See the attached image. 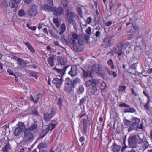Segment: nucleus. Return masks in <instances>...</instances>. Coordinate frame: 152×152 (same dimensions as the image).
Instances as JSON below:
<instances>
[{
	"instance_id": "nucleus-1",
	"label": "nucleus",
	"mask_w": 152,
	"mask_h": 152,
	"mask_svg": "<svg viewBox=\"0 0 152 152\" xmlns=\"http://www.w3.org/2000/svg\"><path fill=\"white\" fill-rule=\"evenodd\" d=\"M129 45V42L127 41L120 42L117 45L116 47L113 48V51L118 56L124 55L126 48Z\"/></svg>"
},
{
	"instance_id": "nucleus-2",
	"label": "nucleus",
	"mask_w": 152,
	"mask_h": 152,
	"mask_svg": "<svg viewBox=\"0 0 152 152\" xmlns=\"http://www.w3.org/2000/svg\"><path fill=\"white\" fill-rule=\"evenodd\" d=\"M141 140V138L138 134L130 136L128 140L129 146L132 148H137L138 146V144Z\"/></svg>"
},
{
	"instance_id": "nucleus-3",
	"label": "nucleus",
	"mask_w": 152,
	"mask_h": 152,
	"mask_svg": "<svg viewBox=\"0 0 152 152\" xmlns=\"http://www.w3.org/2000/svg\"><path fill=\"white\" fill-rule=\"evenodd\" d=\"M92 69L95 73L101 75H103L106 72V70H107V67L99 64H94L92 66Z\"/></svg>"
},
{
	"instance_id": "nucleus-4",
	"label": "nucleus",
	"mask_w": 152,
	"mask_h": 152,
	"mask_svg": "<svg viewBox=\"0 0 152 152\" xmlns=\"http://www.w3.org/2000/svg\"><path fill=\"white\" fill-rule=\"evenodd\" d=\"M34 139V136L30 130L28 129H25L24 132L23 141L26 142L31 141Z\"/></svg>"
},
{
	"instance_id": "nucleus-5",
	"label": "nucleus",
	"mask_w": 152,
	"mask_h": 152,
	"mask_svg": "<svg viewBox=\"0 0 152 152\" xmlns=\"http://www.w3.org/2000/svg\"><path fill=\"white\" fill-rule=\"evenodd\" d=\"M133 122V124L132 126L131 129H134V130L136 131H138L139 129L142 130L143 128V123H141L140 124V126H139V123L140 121V119L136 117L134 119Z\"/></svg>"
},
{
	"instance_id": "nucleus-6",
	"label": "nucleus",
	"mask_w": 152,
	"mask_h": 152,
	"mask_svg": "<svg viewBox=\"0 0 152 152\" xmlns=\"http://www.w3.org/2000/svg\"><path fill=\"white\" fill-rule=\"evenodd\" d=\"M113 37L110 36H107L103 39L102 45L104 48L110 47L112 45Z\"/></svg>"
},
{
	"instance_id": "nucleus-7",
	"label": "nucleus",
	"mask_w": 152,
	"mask_h": 152,
	"mask_svg": "<svg viewBox=\"0 0 152 152\" xmlns=\"http://www.w3.org/2000/svg\"><path fill=\"white\" fill-rule=\"evenodd\" d=\"M64 84V91L68 93H70L73 87L71 86V80L69 77L66 78Z\"/></svg>"
},
{
	"instance_id": "nucleus-8",
	"label": "nucleus",
	"mask_w": 152,
	"mask_h": 152,
	"mask_svg": "<svg viewBox=\"0 0 152 152\" xmlns=\"http://www.w3.org/2000/svg\"><path fill=\"white\" fill-rule=\"evenodd\" d=\"M120 107H126L124 110V113H134L136 111V109L133 107H131L129 105H128L124 103H123L119 104Z\"/></svg>"
},
{
	"instance_id": "nucleus-9",
	"label": "nucleus",
	"mask_w": 152,
	"mask_h": 152,
	"mask_svg": "<svg viewBox=\"0 0 152 152\" xmlns=\"http://www.w3.org/2000/svg\"><path fill=\"white\" fill-rule=\"evenodd\" d=\"M82 70L83 72L82 76L83 78L86 79L91 77L92 70L89 66L83 67L82 68Z\"/></svg>"
},
{
	"instance_id": "nucleus-10",
	"label": "nucleus",
	"mask_w": 152,
	"mask_h": 152,
	"mask_svg": "<svg viewBox=\"0 0 152 152\" xmlns=\"http://www.w3.org/2000/svg\"><path fill=\"white\" fill-rule=\"evenodd\" d=\"M66 66H69V70H66V72H68V74L72 77L75 76L76 75L77 73L78 69L76 66H71L70 65H67Z\"/></svg>"
},
{
	"instance_id": "nucleus-11",
	"label": "nucleus",
	"mask_w": 152,
	"mask_h": 152,
	"mask_svg": "<svg viewBox=\"0 0 152 152\" xmlns=\"http://www.w3.org/2000/svg\"><path fill=\"white\" fill-rule=\"evenodd\" d=\"M139 144H140L139 147V149L142 150V151L146 150L149 146L148 142L146 141H144L141 138Z\"/></svg>"
},
{
	"instance_id": "nucleus-12",
	"label": "nucleus",
	"mask_w": 152,
	"mask_h": 152,
	"mask_svg": "<svg viewBox=\"0 0 152 152\" xmlns=\"http://www.w3.org/2000/svg\"><path fill=\"white\" fill-rule=\"evenodd\" d=\"M78 42H76L73 45V48L76 51L81 52L83 50V46L81 44L80 38H78Z\"/></svg>"
},
{
	"instance_id": "nucleus-13",
	"label": "nucleus",
	"mask_w": 152,
	"mask_h": 152,
	"mask_svg": "<svg viewBox=\"0 0 152 152\" xmlns=\"http://www.w3.org/2000/svg\"><path fill=\"white\" fill-rule=\"evenodd\" d=\"M37 6L35 4H33L30 10L27 11L28 15L31 17L34 16L37 13Z\"/></svg>"
},
{
	"instance_id": "nucleus-14",
	"label": "nucleus",
	"mask_w": 152,
	"mask_h": 152,
	"mask_svg": "<svg viewBox=\"0 0 152 152\" xmlns=\"http://www.w3.org/2000/svg\"><path fill=\"white\" fill-rule=\"evenodd\" d=\"M52 9V12H53V14L56 16L61 15L64 12V10L62 7H58L56 8L53 7Z\"/></svg>"
},
{
	"instance_id": "nucleus-15",
	"label": "nucleus",
	"mask_w": 152,
	"mask_h": 152,
	"mask_svg": "<svg viewBox=\"0 0 152 152\" xmlns=\"http://www.w3.org/2000/svg\"><path fill=\"white\" fill-rule=\"evenodd\" d=\"M135 118H136L135 117H133L132 118L131 121L125 119L123 121V122L125 126H129L128 129L129 132L134 130V129H131V127L132 126L133 124V122H133V120Z\"/></svg>"
},
{
	"instance_id": "nucleus-16",
	"label": "nucleus",
	"mask_w": 152,
	"mask_h": 152,
	"mask_svg": "<svg viewBox=\"0 0 152 152\" xmlns=\"http://www.w3.org/2000/svg\"><path fill=\"white\" fill-rule=\"evenodd\" d=\"M87 79L86 83V86L87 87H89L94 84H96L97 82V79L95 78H93L92 76Z\"/></svg>"
},
{
	"instance_id": "nucleus-17",
	"label": "nucleus",
	"mask_w": 152,
	"mask_h": 152,
	"mask_svg": "<svg viewBox=\"0 0 152 152\" xmlns=\"http://www.w3.org/2000/svg\"><path fill=\"white\" fill-rule=\"evenodd\" d=\"M69 66H63V68L62 69H58L55 67L53 68V69L55 70L58 74L62 76L65 73V72L66 70H69Z\"/></svg>"
},
{
	"instance_id": "nucleus-18",
	"label": "nucleus",
	"mask_w": 152,
	"mask_h": 152,
	"mask_svg": "<svg viewBox=\"0 0 152 152\" xmlns=\"http://www.w3.org/2000/svg\"><path fill=\"white\" fill-rule=\"evenodd\" d=\"M13 58L14 59L17 61L18 65L21 68H24L27 67V63L25 61L16 56H15Z\"/></svg>"
},
{
	"instance_id": "nucleus-19",
	"label": "nucleus",
	"mask_w": 152,
	"mask_h": 152,
	"mask_svg": "<svg viewBox=\"0 0 152 152\" xmlns=\"http://www.w3.org/2000/svg\"><path fill=\"white\" fill-rule=\"evenodd\" d=\"M63 81V79L61 77L60 79L55 78L53 79L52 83L56 85L57 88H59L61 87Z\"/></svg>"
},
{
	"instance_id": "nucleus-20",
	"label": "nucleus",
	"mask_w": 152,
	"mask_h": 152,
	"mask_svg": "<svg viewBox=\"0 0 152 152\" xmlns=\"http://www.w3.org/2000/svg\"><path fill=\"white\" fill-rule=\"evenodd\" d=\"M66 13V18L69 23L74 21L73 18L75 13L71 11H68Z\"/></svg>"
},
{
	"instance_id": "nucleus-21",
	"label": "nucleus",
	"mask_w": 152,
	"mask_h": 152,
	"mask_svg": "<svg viewBox=\"0 0 152 152\" xmlns=\"http://www.w3.org/2000/svg\"><path fill=\"white\" fill-rule=\"evenodd\" d=\"M57 60L58 63L63 66L66 65V64L67 61L66 59L65 58L62 57L61 56H59L57 57Z\"/></svg>"
},
{
	"instance_id": "nucleus-22",
	"label": "nucleus",
	"mask_w": 152,
	"mask_h": 152,
	"mask_svg": "<svg viewBox=\"0 0 152 152\" xmlns=\"http://www.w3.org/2000/svg\"><path fill=\"white\" fill-rule=\"evenodd\" d=\"M15 0H11L9 2V5L10 7L18 8V4L20 3V1Z\"/></svg>"
},
{
	"instance_id": "nucleus-23",
	"label": "nucleus",
	"mask_w": 152,
	"mask_h": 152,
	"mask_svg": "<svg viewBox=\"0 0 152 152\" xmlns=\"http://www.w3.org/2000/svg\"><path fill=\"white\" fill-rule=\"evenodd\" d=\"M80 81L81 80L79 78H76L72 81L71 80V86L73 87V89L75 88L80 84Z\"/></svg>"
},
{
	"instance_id": "nucleus-24",
	"label": "nucleus",
	"mask_w": 152,
	"mask_h": 152,
	"mask_svg": "<svg viewBox=\"0 0 152 152\" xmlns=\"http://www.w3.org/2000/svg\"><path fill=\"white\" fill-rule=\"evenodd\" d=\"M132 28L129 30V32L132 33L129 35L130 37H132L135 34L138 30V27L137 26H133L132 23Z\"/></svg>"
},
{
	"instance_id": "nucleus-25",
	"label": "nucleus",
	"mask_w": 152,
	"mask_h": 152,
	"mask_svg": "<svg viewBox=\"0 0 152 152\" xmlns=\"http://www.w3.org/2000/svg\"><path fill=\"white\" fill-rule=\"evenodd\" d=\"M0 7L3 9L4 13H6L7 12L8 5L6 1H4L1 3Z\"/></svg>"
},
{
	"instance_id": "nucleus-26",
	"label": "nucleus",
	"mask_w": 152,
	"mask_h": 152,
	"mask_svg": "<svg viewBox=\"0 0 152 152\" xmlns=\"http://www.w3.org/2000/svg\"><path fill=\"white\" fill-rule=\"evenodd\" d=\"M50 126L45 125L44 126H42V128H45L44 129H43L42 134H41L43 137L45 136L48 131L49 130L50 131Z\"/></svg>"
},
{
	"instance_id": "nucleus-27",
	"label": "nucleus",
	"mask_w": 152,
	"mask_h": 152,
	"mask_svg": "<svg viewBox=\"0 0 152 152\" xmlns=\"http://www.w3.org/2000/svg\"><path fill=\"white\" fill-rule=\"evenodd\" d=\"M56 56L55 55H52L48 57L47 59L48 63L51 67H53L54 65V60L56 59Z\"/></svg>"
},
{
	"instance_id": "nucleus-28",
	"label": "nucleus",
	"mask_w": 152,
	"mask_h": 152,
	"mask_svg": "<svg viewBox=\"0 0 152 152\" xmlns=\"http://www.w3.org/2000/svg\"><path fill=\"white\" fill-rule=\"evenodd\" d=\"M121 147L117 145L115 142L112 145V151L113 152H118L120 151Z\"/></svg>"
},
{
	"instance_id": "nucleus-29",
	"label": "nucleus",
	"mask_w": 152,
	"mask_h": 152,
	"mask_svg": "<svg viewBox=\"0 0 152 152\" xmlns=\"http://www.w3.org/2000/svg\"><path fill=\"white\" fill-rule=\"evenodd\" d=\"M53 7L46 4L43 5L41 7L43 10L48 12H52Z\"/></svg>"
},
{
	"instance_id": "nucleus-30",
	"label": "nucleus",
	"mask_w": 152,
	"mask_h": 152,
	"mask_svg": "<svg viewBox=\"0 0 152 152\" xmlns=\"http://www.w3.org/2000/svg\"><path fill=\"white\" fill-rule=\"evenodd\" d=\"M53 116L50 113H45L44 115V120L46 121H49Z\"/></svg>"
},
{
	"instance_id": "nucleus-31",
	"label": "nucleus",
	"mask_w": 152,
	"mask_h": 152,
	"mask_svg": "<svg viewBox=\"0 0 152 152\" xmlns=\"http://www.w3.org/2000/svg\"><path fill=\"white\" fill-rule=\"evenodd\" d=\"M97 85V87H99L100 89L102 90H104L106 88V83L104 82H102V83H100L97 80V82L96 84Z\"/></svg>"
},
{
	"instance_id": "nucleus-32",
	"label": "nucleus",
	"mask_w": 152,
	"mask_h": 152,
	"mask_svg": "<svg viewBox=\"0 0 152 152\" xmlns=\"http://www.w3.org/2000/svg\"><path fill=\"white\" fill-rule=\"evenodd\" d=\"M97 86L96 84H93L92 85L89 89V91L91 94H94L97 91Z\"/></svg>"
},
{
	"instance_id": "nucleus-33",
	"label": "nucleus",
	"mask_w": 152,
	"mask_h": 152,
	"mask_svg": "<svg viewBox=\"0 0 152 152\" xmlns=\"http://www.w3.org/2000/svg\"><path fill=\"white\" fill-rule=\"evenodd\" d=\"M11 148V145L8 142L6 143L5 146L2 148V150L4 152H6L10 150Z\"/></svg>"
},
{
	"instance_id": "nucleus-34",
	"label": "nucleus",
	"mask_w": 152,
	"mask_h": 152,
	"mask_svg": "<svg viewBox=\"0 0 152 152\" xmlns=\"http://www.w3.org/2000/svg\"><path fill=\"white\" fill-rule=\"evenodd\" d=\"M22 131L20 130V128L18 127H16L14 131V134L15 136H19L21 134Z\"/></svg>"
},
{
	"instance_id": "nucleus-35",
	"label": "nucleus",
	"mask_w": 152,
	"mask_h": 152,
	"mask_svg": "<svg viewBox=\"0 0 152 152\" xmlns=\"http://www.w3.org/2000/svg\"><path fill=\"white\" fill-rule=\"evenodd\" d=\"M18 128H20V130L24 132V130L26 129L25 128V126L24 123L21 122H19L17 125Z\"/></svg>"
},
{
	"instance_id": "nucleus-36",
	"label": "nucleus",
	"mask_w": 152,
	"mask_h": 152,
	"mask_svg": "<svg viewBox=\"0 0 152 152\" xmlns=\"http://www.w3.org/2000/svg\"><path fill=\"white\" fill-rule=\"evenodd\" d=\"M37 128V122H34V124L31 125L30 127L26 129H28L31 131H34Z\"/></svg>"
},
{
	"instance_id": "nucleus-37",
	"label": "nucleus",
	"mask_w": 152,
	"mask_h": 152,
	"mask_svg": "<svg viewBox=\"0 0 152 152\" xmlns=\"http://www.w3.org/2000/svg\"><path fill=\"white\" fill-rule=\"evenodd\" d=\"M48 146L46 143L45 142H41L38 146L37 148L39 150L42 148H46Z\"/></svg>"
},
{
	"instance_id": "nucleus-38",
	"label": "nucleus",
	"mask_w": 152,
	"mask_h": 152,
	"mask_svg": "<svg viewBox=\"0 0 152 152\" xmlns=\"http://www.w3.org/2000/svg\"><path fill=\"white\" fill-rule=\"evenodd\" d=\"M18 15L19 17H22L25 16L26 13L23 9H21L18 11Z\"/></svg>"
},
{
	"instance_id": "nucleus-39",
	"label": "nucleus",
	"mask_w": 152,
	"mask_h": 152,
	"mask_svg": "<svg viewBox=\"0 0 152 152\" xmlns=\"http://www.w3.org/2000/svg\"><path fill=\"white\" fill-rule=\"evenodd\" d=\"M62 4L64 7V8L65 9L66 13L68 11H71L69 10V8L67 5V1L66 0H65V1H64V3L62 2Z\"/></svg>"
},
{
	"instance_id": "nucleus-40",
	"label": "nucleus",
	"mask_w": 152,
	"mask_h": 152,
	"mask_svg": "<svg viewBox=\"0 0 152 152\" xmlns=\"http://www.w3.org/2000/svg\"><path fill=\"white\" fill-rule=\"evenodd\" d=\"M60 29L61 31L59 32V34L60 35H61L66 30V27L64 23H63L61 25Z\"/></svg>"
},
{
	"instance_id": "nucleus-41",
	"label": "nucleus",
	"mask_w": 152,
	"mask_h": 152,
	"mask_svg": "<svg viewBox=\"0 0 152 152\" xmlns=\"http://www.w3.org/2000/svg\"><path fill=\"white\" fill-rule=\"evenodd\" d=\"M25 44L27 45L29 50L32 53H34L35 52V50L30 45L29 43L27 42Z\"/></svg>"
},
{
	"instance_id": "nucleus-42",
	"label": "nucleus",
	"mask_w": 152,
	"mask_h": 152,
	"mask_svg": "<svg viewBox=\"0 0 152 152\" xmlns=\"http://www.w3.org/2000/svg\"><path fill=\"white\" fill-rule=\"evenodd\" d=\"M107 71L109 75H113L114 77H115L117 76V74L115 72L110 71L107 68V70H106V72Z\"/></svg>"
},
{
	"instance_id": "nucleus-43",
	"label": "nucleus",
	"mask_w": 152,
	"mask_h": 152,
	"mask_svg": "<svg viewBox=\"0 0 152 152\" xmlns=\"http://www.w3.org/2000/svg\"><path fill=\"white\" fill-rule=\"evenodd\" d=\"M56 111V109L55 107H53L51 109L50 112V113L51 114V115L53 116V115H55Z\"/></svg>"
},
{
	"instance_id": "nucleus-44",
	"label": "nucleus",
	"mask_w": 152,
	"mask_h": 152,
	"mask_svg": "<svg viewBox=\"0 0 152 152\" xmlns=\"http://www.w3.org/2000/svg\"><path fill=\"white\" fill-rule=\"evenodd\" d=\"M31 112L32 114L36 116H38V112L36 108H34L32 109Z\"/></svg>"
},
{
	"instance_id": "nucleus-45",
	"label": "nucleus",
	"mask_w": 152,
	"mask_h": 152,
	"mask_svg": "<svg viewBox=\"0 0 152 152\" xmlns=\"http://www.w3.org/2000/svg\"><path fill=\"white\" fill-rule=\"evenodd\" d=\"M150 100H148L147 102L145 104L144 106V108L145 110H148L149 109V102H150Z\"/></svg>"
},
{
	"instance_id": "nucleus-46",
	"label": "nucleus",
	"mask_w": 152,
	"mask_h": 152,
	"mask_svg": "<svg viewBox=\"0 0 152 152\" xmlns=\"http://www.w3.org/2000/svg\"><path fill=\"white\" fill-rule=\"evenodd\" d=\"M41 96L40 93H39L36 95L35 99V104H37L39 102V100L40 99V97Z\"/></svg>"
},
{
	"instance_id": "nucleus-47",
	"label": "nucleus",
	"mask_w": 152,
	"mask_h": 152,
	"mask_svg": "<svg viewBox=\"0 0 152 152\" xmlns=\"http://www.w3.org/2000/svg\"><path fill=\"white\" fill-rule=\"evenodd\" d=\"M108 64L110 66L111 69H113L114 68V66L112 60V59H110L107 61Z\"/></svg>"
},
{
	"instance_id": "nucleus-48",
	"label": "nucleus",
	"mask_w": 152,
	"mask_h": 152,
	"mask_svg": "<svg viewBox=\"0 0 152 152\" xmlns=\"http://www.w3.org/2000/svg\"><path fill=\"white\" fill-rule=\"evenodd\" d=\"M62 102L63 101L62 99L61 98H60L58 99V101L57 103V104L59 106L60 109H61L62 107Z\"/></svg>"
},
{
	"instance_id": "nucleus-49",
	"label": "nucleus",
	"mask_w": 152,
	"mask_h": 152,
	"mask_svg": "<svg viewBox=\"0 0 152 152\" xmlns=\"http://www.w3.org/2000/svg\"><path fill=\"white\" fill-rule=\"evenodd\" d=\"M53 21L54 23L56 26L57 27H58L59 26V21L57 18H54L53 19Z\"/></svg>"
},
{
	"instance_id": "nucleus-50",
	"label": "nucleus",
	"mask_w": 152,
	"mask_h": 152,
	"mask_svg": "<svg viewBox=\"0 0 152 152\" xmlns=\"http://www.w3.org/2000/svg\"><path fill=\"white\" fill-rule=\"evenodd\" d=\"M5 134L6 132L5 130L0 129V138L4 137Z\"/></svg>"
},
{
	"instance_id": "nucleus-51",
	"label": "nucleus",
	"mask_w": 152,
	"mask_h": 152,
	"mask_svg": "<svg viewBox=\"0 0 152 152\" xmlns=\"http://www.w3.org/2000/svg\"><path fill=\"white\" fill-rule=\"evenodd\" d=\"M126 88V86H120L119 87L118 90V91L119 92L124 91Z\"/></svg>"
},
{
	"instance_id": "nucleus-52",
	"label": "nucleus",
	"mask_w": 152,
	"mask_h": 152,
	"mask_svg": "<svg viewBox=\"0 0 152 152\" xmlns=\"http://www.w3.org/2000/svg\"><path fill=\"white\" fill-rule=\"evenodd\" d=\"M47 3L46 4L51 7H53L52 6L53 5V1L52 0H47Z\"/></svg>"
},
{
	"instance_id": "nucleus-53",
	"label": "nucleus",
	"mask_w": 152,
	"mask_h": 152,
	"mask_svg": "<svg viewBox=\"0 0 152 152\" xmlns=\"http://www.w3.org/2000/svg\"><path fill=\"white\" fill-rule=\"evenodd\" d=\"M137 63L138 62H137L136 63L132 64L130 66L131 68L134 70H136V66H137Z\"/></svg>"
},
{
	"instance_id": "nucleus-54",
	"label": "nucleus",
	"mask_w": 152,
	"mask_h": 152,
	"mask_svg": "<svg viewBox=\"0 0 152 152\" xmlns=\"http://www.w3.org/2000/svg\"><path fill=\"white\" fill-rule=\"evenodd\" d=\"M69 23L72 24L73 25V27H74L75 30V31H77V28L76 24V23L75 21L74 20V21L72 22Z\"/></svg>"
},
{
	"instance_id": "nucleus-55",
	"label": "nucleus",
	"mask_w": 152,
	"mask_h": 152,
	"mask_svg": "<svg viewBox=\"0 0 152 152\" xmlns=\"http://www.w3.org/2000/svg\"><path fill=\"white\" fill-rule=\"evenodd\" d=\"M86 98V97H82L81 99H80V102L79 104L80 106H81L85 102V99Z\"/></svg>"
},
{
	"instance_id": "nucleus-56",
	"label": "nucleus",
	"mask_w": 152,
	"mask_h": 152,
	"mask_svg": "<svg viewBox=\"0 0 152 152\" xmlns=\"http://www.w3.org/2000/svg\"><path fill=\"white\" fill-rule=\"evenodd\" d=\"M114 4L113 2V0H111L110 3L109 10L110 11L111 10L113 7Z\"/></svg>"
},
{
	"instance_id": "nucleus-57",
	"label": "nucleus",
	"mask_w": 152,
	"mask_h": 152,
	"mask_svg": "<svg viewBox=\"0 0 152 152\" xmlns=\"http://www.w3.org/2000/svg\"><path fill=\"white\" fill-rule=\"evenodd\" d=\"M79 90L80 93H82L84 91V88L83 86L82 85L79 86Z\"/></svg>"
},
{
	"instance_id": "nucleus-58",
	"label": "nucleus",
	"mask_w": 152,
	"mask_h": 152,
	"mask_svg": "<svg viewBox=\"0 0 152 152\" xmlns=\"http://www.w3.org/2000/svg\"><path fill=\"white\" fill-rule=\"evenodd\" d=\"M72 37L73 39L75 40L78 38V36L76 34L73 33L72 35Z\"/></svg>"
},
{
	"instance_id": "nucleus-59",
	"label": "nucleus",
	"mask_w": 152,
	"mask_h": 152,
	"mask_svg": "<svg viewBox=\"0 0 152 152\" xmlns=\"http://www.w3.org/2000/svg\"><path fill=\"white\" fill-rule=\"evenodd\" d=\"M92 19L90 17H88L85 20L86 23L88 24H90L91 22Z\"/></svg>"
},
{
	"instance_id": "nucleus-60",
	"label": "nucleus",
	"mask_w": 152,
	"mask_h": 152,
	"mask_svg": "<svg viewBox=\"0 0 152 152\" xmlns=\"http://www.w3.org/2000/svg\"><path fill=\"white\" fill-rule=\"evenodd\" d=\"M78 12V15H79V16L81 17H83L82 16V10L80 8H78V9L77 10Z\"/></svg>"
},
{
	"instance_id": "nucleus-61",
	"label": "nucleus",
	"mask_w": 152,
	"mask_h": 152,
	"mask_svg": "<svg viewBox=\"0 0 152 152\" xmlns=\"http://www.w3.org/2000/svg\"><path fill=\"white\" fill-rule=\"evenodd\" d=\"M91 30V28L90 27H88L86 31V32L88 34H89Z\"/></svg>"
},
{
	"instance_id": "nucleus-62",
	"label": "nucleus",
	"mask_w": 152,
	"mask_h": 152,
	"mask_svg": "<svg viewBox=\"0 0 152 152\" xmlns=\"http://www.w3.org/2000/svg\"><path fill=\"white\" fill-rule=\"evenodd\" d=\"M131 92L135 96H138V94L137 93H136L134 91V90L133 89V88H132L131 89Z\"/></svg>"
},
{
	"instance_id": "nucleus-63",
	"label": "nucleus",
	"mask_w": 152,
	"mask_h": 152,
	"mask_svg": "<svg viewBox=\"0 0 152 152\" xmlns=\"http://www.w3.org/2000/svg\"><path fill=\"white\" fill-rule=\"evenodd\" d=\"M143 94H144L147 97L148 100H150V97L147 94L146 92L145 91H143Z\"/></svg>"
},
{
	"instance_id": "nucleus-64",
	"label": "nucleus",
	"mask_w": 152,
	"mask_h": 152,
	"mask_svg": "<svg viewBox=\"0 0 152 152\" xmlns=\"http://www.w3.org/2000/svg\"><path fill=\"white\" fill-rule=\"evenodd\" d=\"M83 132L84 134H86L87 132V126H83Z\"/></svg>"
}]
</instances>
